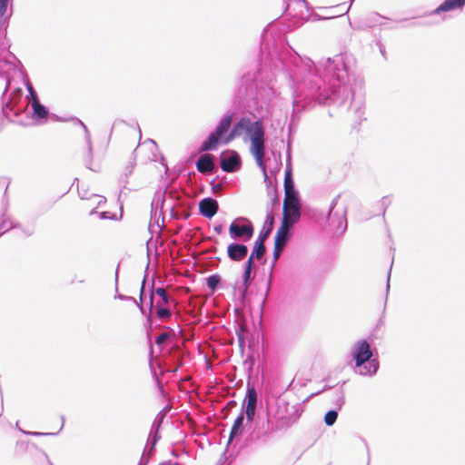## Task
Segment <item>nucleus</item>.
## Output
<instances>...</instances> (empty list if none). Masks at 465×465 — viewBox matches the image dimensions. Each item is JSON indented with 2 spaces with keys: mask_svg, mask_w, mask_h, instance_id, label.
<instances>
[{
  "mask_svg": "<svg viewBox=\"0 0 465 465\" xmlns=\"http://www.w3.org/2000/svg\"><path fill=\"white\" fill-rule=\"evenodd\" d=\"M9 55L13 56L14 59L17 60L18 63L21 64V62L16 58V56L15 54H13L12 53H9Z\"/></svg>",
  "mask_w": 465,
  "mask_h": 465,
  "instance_id": "obj_43",
  "label": "nucleus"
},
{
  "mask_svg": "<svg viewBox=\"0 0 465 465\" xmlns=\"http://www.w3.org/2000/svg\"><path fill=\"white\" fill-rule=\"evenodd\" d=\"M15 64L8 61L6 58L0 59V75L5 76L7 72L15 70Z\"/></svg>",
  "mask_w": 465,
  "mask_h": 465,
  "instance_id": "obj_21",
  "label": "nucleus"
},
{
  "mask_svg": "<svg viewBox=\"0 0 465 465\" xmlns=\"http://www.w3.org/2000/svg\"><path fill=\"white\" fill-rule=\"evenodd\" d=\"M292 225V223L282 221L281 226L275 235L274 245L284 248L289 238V231Z\"/></svg>",
  "mask_w": 465,
  "mask_h": 465,
  "instance_id": "obj_13",
  "label": "nucleus"
},
{
  "mask_svg": "<svg viewBox=\"0 0 465 465\" xmlns=\"http://www.w3.org/2000/svg\"><path fill=\"white\" fill-rule=\"evenodd\" d=\"M20 430L26 435H32V436H54L56 435V433H51V432H38V431H25L20 429Z\"/></svg>",
  "mask_w": 465,
  "mask_h": 465,
  "instance_id": "obj_30",
  "label": "nucleus"
},
{
  "mask_svg": "<svg viewBox=\"0 0 465 465\" xmlns=\"http://www.w3.org/2000/svg\"><path fill=\"white\" fill-rule=\"evenodd\" d=\"M8 220V217L6 216V206H5L4 210H3V213L1 214V222H0V237L5 233L7 231H9L10 229L12 228H15L16 227V225H13L12 223L10 224L9 227H5V223Z\"/></svg>",
  "mask_w": 465,
  "mask_h": 465,
  "instance_id": "obj_22",
  "label": "nucleus"
},
{
  "mask_svg": "<svg viewBox=\"0 0 465 465\" xmlns=\"http://www.w3.org/2000/svg\"><path fill=\"white\" fill-rule=\"evenodd\" d=\"M251 272H252L251 269L244 268L243 279H244V285L246 288H247L248 281L251 277Z\"/></svg>",
  "mask_w": 465,
  "mask_h": 465,
  "instance_id": "obj_35",
  "label": "nucleus"
},
{
  "mask_svg": "<svg viewBox=\"0 0 465 465\" xmlns=\"http://www.w3.org/2000/svg\"><path fill=\"white\" fill-rule=\"evenodd\" d=\"M55 119L57 121H63V122L66 121V119H64V118H61V117H57V116H55Z\"/></svg>",
  "mask_w": 465,
  "mask_h": 465,
  "instance_id": "obj_44",
  "label": "nucleus"
},
{
  "mask_svg": "<svg viewBox=\"0 0 465 465\" xmlns=\"http://www.w3.org/2000/svg\"><path fill=\"white\" fill-rule=\"evenodd\" d=\"M150 306H151V309L153 308V296H151V303H150Z\"/></svg>",
  "mask_w": 465,
  "mask_h": 465,
  "instance_id": "obj_46",
  "label": "nucleus"
},
{
  "mask_svg": "<svg viewBox=\"0 0 465 465\" xmlns=\"http://www.w3.org/2000/svg\"><path fill=\"white\" fill-rule=\"evenodd\" d=\"M372 352L371 346L367 341H360L355 345L353 359L355 360L356 367H361L364 363L368 362V367L364 366L365 371L361 374H374L379 369V361L376 359H371Z\"/></svg>",
  "mask_w": 465,
  "mask_h": 465,
  "instance_id": "obj_3",
  "label": "nucleus"
},
{
  "mask_svg": "<svg viewBox=\"0 0 465 465\" xmlns=\"http://www.w3.org/2000/svg\"><path fill=\"white\" fill-rule=\"evenodd\" d=\"M196 168L202 173H213L215 168L213 156L209 153L200 156L196 163Z\"/></svg>",
  "mask_w": 465,
  "mask_h": 465,
  "instance_id": "obj_14",
  "label": "nucleus"
},
{
  "mask_svg": "<svg viewBox=\"0 0 465 465\" xmlns=\"http://www.w3.org/2000/svg\"><path fill=\"white\" fill-rule=\"evenodd\" d=\"M254 125V122L252 123L249 118L242 117L232 127L231 132L227 135V139L225 142H232L236 137L242 135V132L245 131L250 134H252V127Z\"/></svg>",
  "mask_w": 465,
  "mask_h": 465,
  "instance_id": "obj_7",
  "label": "nucleus"
},
{
  "mask_svg": "<svg viewBox=\"0 0 465 465\" xmlns=\"http://www.w3.org/2000/svg\"><path fill=\"white\" fill-rule=\"evenodd\" d=\"M78 193H79V196L82 200H84V199H87V196H86V191H84L83 193H81L79 190H78Z\"/></svg>",
  "mask_w": 465,
  "mask_h": 465,
  "instance_id": "obj_39",
  "label": "nucleus"
},
{
  "mask_svg": "<svg viewBox=\"0 0 465 465\" xmlns=\"http://www.w3.org/2000/svg\"><path fill=\"white\" fill-rule=\"evenodd\" d=\"M44 456H45V458L46 459V460H47L48 464H49V465H53V464H52V462L49 460L48 456H47L45 453H44Z\"/></svg>",
  "mask_w": 465,
  "mask_h": 465,
  "instance_id": "obj_42",
  "label": "nucleus"
},
{
  "mask_svg": "<svg viewBox=\"0 0 465 465\" xmlns=\"http://www.w3.org/2000/svg\"><path fill=\"white\" fill-rule=\"evenodd\" d=\"M338 414L335 411H329L324 416V422L328 426H331L335 423Z\"/></svg>",
  "mask_w": 465,
  "mask_h": 465,
  "instance_id": "obj_27",
  "label": "nucleus"
},
{
  "mask_svg": "<svg viewBox=\"0 0 465 465\" xmlns=\"http://www.w3.org/2000/svg\"><path fill=\"white\" fill-rule=\"evenodd\" d=\"M218 203L213 198H204L199 203L200 213L207 217L212 218L218 212Z\"/></svg>",
  "mask_w": 465,
  "mask_h": 465,
  "instance_id": "obj_9",
  "label": "nucleus"
},
{
  "mask_svg": "<svg viewBox=\"0 0 465 465\" xmlns=\"http://www.w3.org/2000/svg\"><path fill=\"white\" fill-rule=\"evenodd\" d=\"M272 230V228L268 226L267 230L264 232L267 233V235H270Z\"/></svg>",
  "mask_w": 465,
  "mask_h": 465,
  "instance_id": "obj_41",
  "label": "nucleus"
},
{
  "mask_svg": "<svg viewBox=\"0 0 465 465\" xmlns=\"http://www.w3.org/2000/svg\"><path fill=\"white\" fill-rule=\"evenodd\" d=\"M233 115L228 114L223 117L215 130L211 133L208 138L202 143L200 150L202 152L212 151L217 148L220 143L227 144L230 142H225L227 139L228 132L232 123Z\"/></svg>",
  "mask_w": 465,
  "mask_h": 465,
  "instance_id": "obj_2",
  "label": "nucleus"
},
{
  "mask_svg": "<svg viewBox=\"0 0 465 465\" xmlns=\"http://www.w3.org/2000/svg\"><path fill=\"white\" fill-rule=\"evenodd\" d=\"M155 294H157L161 298V301H159L158 302L162 303V305L167 304L169 302V297L167 295L165 289L157 288L155 290Z\"/></svg>",
  "mask_w": 465,
  "mask_h": 465,
  "instance_id": "obj_28",
  "label": "nucleus"
},
{
  "mask_svg": "<svg viewBox=\"0 0 465 465\" xmlns=\"http://www.w3.org/2000/svg\"><path fill=\"white\" fill-rule=\"evenodd\" d=\"M268 236H269V235H267V233H265V232L262 233V234L259 236V238H258V240L256 241V242H262V244H264V242H265V240L268 238Z\"/></svg>",
  "mask_w": 465,
  "mask_h": 465,
  "instance_id": "obj_36",
  "label": "nucleus"
},
{
  "mask_svg": "<svg viewBox=\"0 0 465 465\" xmlns=\"http://www.w3.org/2000/svg\"><path fill=\"white\" fill-rule=\"evenodd\" d=\"M254 233V228L249 220L240 218L232 222L229 226V234L232 239H242L249 241Z\"/></svg>",
  "mask_w": 465,
  "mask_h": 465,
  "instance_id": "obj_6",
  "label": "nucleus"
},
{
  "mask_svg": "<svg viewBox=\"0 0 465 465\" xmlns=\"http://www.w3.org/2000/svg\"><path fill=\"white\" fill-rule=\"evenodd\" d=\"M257 402V393L253 387L249 388L247 391V405H246V419L248 421H252L255 414Z\"/></svg>",
  "mask_w": 465,
  "mask_h": 465,
  "instance_id": "obj_11",
  "label": "nucleus"
},
{
  "mask_svg": "<svg viewBox=\"0 0 465 465\" xmlns=\"http://www.w3.org/2000/svg\"><path fill=\"white\" fill-rule=\"evenodd\" d=\"M169 335L166 332L161 333L157 338L155 342L157 344H162L168 339Z\"/></svg>",
  "mask_w": 465,
  "mask_h": 465,
  "instance_id": "obj_34",
  "label": "nucleus"
},
{
  "mask_svg": "<svg viewBox=\"0 0 465 465\" xmlns=\"http://www.w3.org/2000/svg\"><path fill=\"white\" fill-rule=\"evenodd\" d=\"M10 0H0V29L6 28L11 15L5 16Z\"/></svg>",
  "mask_w": 465,
  "mask_h": 465,
  "instance_id": "obj_17",
  "label": "nucleus"
},
{
  "mask_svg": "<svg viewBox=\"0 0 465 465\" xmlns=\"http://www.w3.org/2000/svg\"><path fill=\"white\" fill-rule=\"evenodd\" d=\"M69 120L72 121L74 125L81 126L87 134V125L83 121L79 120L78 118H74V117H72Z\"/></svg>",
  "mask_w": 465,
  "mask_h": 465,
  "instance_id": "obj_31",
  "label": "nucleus"
},
{
  "mask_svg": "<svg viewBox=\"0 0 465 465\" xmlns=\"http://www.w3.org/2000/svg\"><path fill=\"white\" fill-rule=\"evenodd\" d=\"M255 259L256 257H253L252 254L251 253L247 259V262H245L244 268L252 270Z\"/></svg>",
  "mask_w": 465,
  "mask_h": 465,
  "instance_id": "obj_32",
  "label": "nucleus"
},
{
  "mask_svg": "<svg viewBox=\"0 0 465 465\" xmlns=\"http://www.w3.org/2000/svg\"><path fill=\"white\" fill-rule=\"evenodd\" d=\"M155 308L157 309L156 313L158 318L167 319L171 316V312L168 309L163 308L162 303L156 302Z\"/></svg>",
  "mask_w": 465,
  "mask_h": 465,
  "instance_id": "obj_26",
  "label": "nucleus"
},
{
  "mask_svg": "<svg viewBox=\"0 0 465 465\" xmlns=\"http://www.w3.org/2000/svg\"><path fill=\"white\" fill-rule=\"evenodd\" d=\"M297 193L294 190V184L292 177V170L289 169L284 176V195Z\"/></svg>",
  "mask_w": 465,
  "mask_h": 465,
  "instance_id": "obj_19",
  "label": "nucleus"
},
{
  "mask_svg": "<svg viewBox=\"0 0 465 465\" xmlns=\"http://www.w3.org/2000/svg\"><path fill=\"white\" fill-rule=\"evenodd\" d=\"M64 427V418L62 417V424L60 430Z\"/></svg>",
  "mask_w": 465,
  "mask_h": 465,
  "instance_id": "obj_47",
  "label": "nucleus"
},
{
  "mask_svg": "<svg viewBox=\"0 0 465 465\" xmlns=\"http://www.w3.org/2000/svg\"><path fill=\"white\" fill-rule=\"evenodd\" d=\"M251 152L256 161L257 165L265 173V163L263 161L265 153L264 146V129L260 121L254 122L252 134L250 135Z\"/></svg>",
  "mask_w": 465,
  "mask_h": 465,
  "instance_id": "obj_4",
  "label": "nucleus"
},
{
  "mask_svg": "<svg viewBox=\"0 0 465 465\" xmlns=\"http://www.w3.org/2000/svg\"><path fill=\"white\" fill-rule=\"evenodd\" d=\"M106 204V198L99 194H93L89 197V207L95 205L92 208L91 214L100 213L102 217L105 218L106 212L104 210V206Z\"/></svg>",
  "mask_w": 465,
  "mask_h": 465,
  "instance_id": "obj_10",
  "label": "nucleus"
},
{
  "mask_svg": "<svg viewBox=\"0 0 465 465\" xmlns=\"http://www.w3.org/2000/svg\"><path fill=\"white\" fill-rule=\"evenodd\" d=\"M207 286L213 292L217 288L221 282V277L217 274H213L207 278Z\"/></svg>",
  "mask_w": 465,
  "mask_h": 465,
  "instance_id": "obj_25",
  "label": "nucleus"
},
{
  "mask_svg": "<svg viewBox=\"0 0 465 465\" xmlns=\"http://www.w3.org/2000/svg\"><path fill=\"white\" fill-rule=\"evenodd\" d=\"M253 257H256V260H260L265 253V246L262 242H255L253 249L251 252Z\"/></svg>",
  "mask_w": 465,
  "mask_h": 465,
  "instance_id": "obj_24",
  "label": "nucleus"
},
{
  "mask_svg": "<svg viewBox=\"0 0 465 465\" xmlns=\"http://www.w3.org/2000/svg\"><path fill=\"white\" fill-rule=\"evenodd\" d=\"M160 465H180L178 462H175L174 464H170V463H162Z\"/></svg>",
  "mask_w": 465,
  "mask_h": 465,
  "instance_id": "obj_45",
  "label": "nucleus"
},
{
  "mask_svg": "<svg viewBox=\"0 0 465 465\" xmlns=\"http://www.w3.org/2000/svg\"><path fill=\"white\" fill-rule=\"evenodd\" d=\"M273 216L272 214L267 215V221L269 223V227L272 228L273 226Z\"/></svg>",
  "mask_w": 465,
  "mask_h": 465,
  "instance_id": "obj_38",
  "label": "nucleus"
},
{
  "mask_svg": "<svg viewBox=\"0 0 465 465\" xmlns=\"http://www.w3.org/2000/svg\"><path fill=\"white\" fill-rule=\"evenodd\" d=\"M136 302L131 298H125L122 300L120 304L117 306L119 312L126 313L129 310H134L136 307Z\"/></svg>",
  "mask_w": 465,
  "mask_h": 465,
  "instance_id": "obj_20",
  "label": "nucleus"
},
{
  "mask_svg": "<svg viewBox=\"0 0 465 465\" xmlns=\"http://www.w3.org/2000/svg\"><path fill=\"white\" fill-rule=\"evenodd\" d=\"M241 164V159L236 152L229 157L221 158V168L223 172L232 173L234 172Z\"/></svg>",
  "mask_w": 465,
  "mask_h": 465,
  "instance_id": "obj_12",
  "label": "nucleus"
},
{
  "mask_svg": "<svg viewBox=\"0 0 465 465\" xmlns=\"http://www.w3.org/2000/svg\"><path fill=\"white\" fill-rule=\"evenodd\" d=\"M301 205L298 194L284 195L282 204V222L294 224L301 217Z\"/></svg>",
  "mask_w": 465,
  "mask_h": 465,
  "instance_id": "obj_5",
  "label": "nucleus"
},
{
  "mask_svg": "<svg viewBox=\"0 0 465 465\" xmlns=\"http://www.w3.org/2000/svg\"><path fill=\"white\" fill-rule=\"evenodd\" d=\"M465 5V0H445L434 10L435 14L460 9Z\"/></svg>",
  "mask_w": 465,
  "mask_h": 465,
  "instance_id": "obj_15",
  "label": "nucleus"
},
{
  "mask_svg": "<svg viewBox=\"0 0 465 465\" xmlns=\"http://www.w3.org/2000/svg\"><path fill=\"white\" fill-rule=\"evenodd\" d=\"M10 84L11 79L6 77L5 88L2 94V113L10 122L24 125L25 120L29 117L27 113L28 103L23 101V90L20 87L15 88L10 93L8 100L4 101L5 94L10 88Z\"/></svg>",
  "mask_w": 465,
  "mask_h": 465,
  "instance_id": "obj_1",
  "label": "nucleus"
},
{
  "mask_svg": "<svg viewBox=\"0 0 465 465\" xmlns=\"http://www.w3.org/2000/svg\"><path fill=\"white\" fill-rule=\"evenodd\" d=\"M213 230L216 232L217 234H221L223 230V224H217L213 227Z\"/></svg>",
  "mask_w": 465,
  "mask_h": 465,
  "instance_id": "obj_37",
  "label": "nucleus"
},
{
  "mask_svg": "<svg viewBox=\"0 0 465 465\" xmlns=\"http://www.w3.org/2000/svg\"><path fill=\"white\" fill-rule=\"evenodd\" d=\"M135 163L133 156H130L126 161V165L124 166V173L125 176L131 174L134 169Z\"/></svg>",
  "mask_w": 465,
  "mask_h": 465,
  "instance_id": "obj_29",
  "label": "nucleus"
},
{
  "mask_svg": "<svg viewBox=\"0 0 465 465\" xmlns=\"http://www.w3.org/2000/svg\"><path fill=\"white\" fill-rule=\"evenodd\" d=\"M248 254V248L244 244L232 242L227 247V255L233 262H242Z\"/></svg>",
  "mask_w": 465,
  "mask_h": 465,
  "instance_id": "obj_8",
  "label": "nucleus"
},
{
  "mask_svg": "<svg viewBox=\"0 0 465 465\" xmlns=\"http://www.w3.org/2000/svg\"><path fill=\"white\" fill-rule=\"evenodd\" d=\"M284 248L282 247H280V246H277V245H274V249H273V259L274 261H277L282 252Z\"/></svg>",
  "mask_w": 465,
  "mask_h": 465,
  "instance_id": "obj_33",
  "label": "nucleus"
},
{
  "mask_svg": "<svg viewBox=\"0 0 465 465\" xmlns=\"http://www.w3.org/2000/svg\"><path fill=\"white\" fill-rule=\"evenodd\" d=\"M32 118L34 120H42V119H45L48 116L49 114V110L48 108L42 104L39 100H35L32 104Z\"/></svg>",
  "mask_w": 465,
  "mask_h": 465,
  "instance_id": "obj_16",
  "label": "nucleus"
},
{
  "mask_svg": "<svg viewBox=\"0 0 465 465\" xmlns=\"http://www.w3.org/2000/svg\"><path fill=\"white\" fill-rule=\"evenodd\" d=\"M243 420H244V417H243L242 413H241L235 419V420L232 424V427L231 432H230V437H229L230 441L232 440V439H234L235 437L242 434Z\"/></svg>",
  "mask_w": 465,
  "mask_h": 465,
  "instance_id": "obj_18",
  "label": "nucleus"
},
{
  "mask_svg": "<svg viewBox=\"0 0 465 465\" xmlns=\"http://www.w3.org/2000/svg\"><path fill=\"white\" fill-rule=\"evenodd\" d=\"M24 232L27 235V236H30L33 234V230L32 229H28V230H24Z\"/></svg>",
  "mask_w": 465,
  "mask_h": 465,
  "instance_id": "obj_40",
  "label": "nucleus"
},
{
  "mask_svg": "<svg viewBox=\"0 0 465 465\" xmlns=\"http://www.w3.org/2000/svg\"><path fill=\"white\" fill-rule=\"evenodd\" d=\"M25 84V87L28 91V94L26 96L25 101L28 104H32L35 100H39L37 94H36L35 88L33 87V85L31 84V83L28 80H26Z\"/></svg>",
  "mask_w": 465,
  "mask_h": 465,
  "instance_id": "obj_23",
  "label": "nucleus"
}]
</instances>
